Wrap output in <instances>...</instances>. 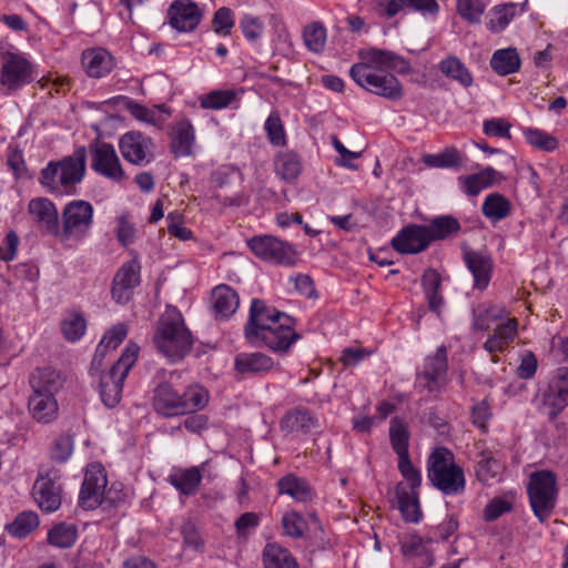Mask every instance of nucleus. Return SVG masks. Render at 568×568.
I'll return each mask as SVG.
<instances>
[{"instance_id":"obj_51","label":"nucleus","mask_w":568,"mask_h":568,"mask_svg":"<svg viewBox=\"0 0 568 568\" xmlns=\"http://www.w3.org/2000/svg\"><path fill=\"white\" fill-rule=\"evenodd\" d=\"M264 130L271 144L283 146L286 143L284 125L277 112H272L265 121Z\"/></svg>"},{"instance_id":"obj_18","label":"nucleus","mask_w":568,"mask_h":568,"mask_svg":"<svg viewBox=\"0 0 568 568\" xmlns=\"http://www.w3.org/2000/svg\"><path fill=\"white\" fill-rule=\"evenodd\" d=\"M544 405L549 408V417L556 418L568 406V367H559L544 394Z\"/></svg>"},{"instance_id":"obj_20","label":"nucleus","mask_w":568,"mask_h":568,"mask_svg":"<svg viewBox=\"0 0 568 568\" xmlns=\"http://www.w3.org/2000/svg\"><path fill=\"white\" fill-rule=\"evenodd\" d=\"M170 24L180 32L194 30L201 21V11L191 0H175L169 8Z\"/></svg>"},{"instance_id":"obj_53","label":"nucleus","mask_w":568,"mask_h":568,"mask_svg":"<svg viewBox=\"0 0 568 568\" xmlns=\"http://www.w3.org/2000/svg\"><path fill=\"white\" fill-rule=\"evenodd\" d=\"M398 470L406 480L403 484L408 486V490L419 491L422 476L419 470L412 464L409 456L398 458Z\"/></svg>"},{"instance_id":"obj_3","label":"nucleus","mask_w":568,"mask_h":568,"mask_svg":"<svg viewBox=\"0 0 568 568\" xmlns=\"http://www.w3.org/2000/svg\"><path fill=\"white\" fill-rule=\"evenodd\" d=\"M174 377L178 375L171 373L170 379L160 383L154 389L152 405L159 415L169 418L193 414L207 405L210 396L206 389L192 385L180 393L174 387Z\"/></svg>"},{"instance_id":"obj_63","label":"nucleus","mask_w":568,"mask_h":568,"mask_svg":"<svg viewBox=\"0 0 568 568\" xmlns=\"http://www.w3.org/2000/svg\"><path fill=\"white\" fill-rule=\"evenodd\" d=\"M491 417L490 407L487 399L475 404L471 409V422L483 432L487 429V423Z\"/></svg>"},{"instance_id":"obj_38","label":"nucleus","mask_w":568,"mask_h":568,"mask_svg":"<svg viewBox=\"0 0 568 568\" xmlns=\"http://www.w3.org/2000/svg\"><path fill=\"white\" fill-rule=\"evenodd\" d=\"M410 433L407 424L399 417H394L389 423V440L393 450L399 457L409 456Z\"/></svg>"},{"instance_id":"obj_14","label":"nucleus","mask_w":568,"mask_h":568,"mask_svg":"<svg viewBox=\"0 0 568 568\" xmlns=\"http://www.w3.org/2000/svg\"><path fill=\"white\" fill-rule=\"evenodd\" d=\"M91 169L114 183H122L126 180L125 171L114 146L106 142H98L92 148Z\"/></svg>"},{"instance_id":"obj_5","label":"nucleus","mask_w":568,"mask_h":568,"mask_svg":"<svg viewBox=\"0 0 568 568\" xmlns=\"http://www.w3.org/2000/svg\"><path fill=\"white\" fill-rule=\"evenodd\" d=\"M87 171V150L77 148L72 154L50 161L40 171L39 181L50 193H71L80 184Z\"/></svg>"},{"instance_id":"obj_58","label":"nucleus","mask_w":568,"mask_h":568,"mask_svg":"<svg viewBox=\"0 0 568 568\" xmlns=\"http://www.w3.org/2000/svg\"><path fill=\"white\" fill-rule=\"evenodd\" d=\"M240 27L244 37L253 42L257 41L264 32L263 22L252 14H245L240 21Z\"/></svg>"},{"instance_id":"obj_49","label":"nucleus","mask_w":568,"mask_h":568,"mask_svg":"<svg viewBox=\"0 0 568 568\" xmlns=\"http://www.w3.org/2000/svg\"><path fill=\"white\" fill-rule=\"evenodd\" d=\"M87 329V322L82 314L71 313L61 323V331L69 342L79 341Z\"/></svg>"},{"instance_id":"obj_22","label":"nucleus","mask_w":568,"mask_h":568,"mask_svg":"<svg viewBox=\"0 0 568 568\" xmlns=\"http://www.w3.org/2000/svg\"><path fill=\"white\" fill-rule=\"evenodd\" d=\"M82 67L90 78H103L111 73L114 68V59L103 48H91L82 52Z\"/></svg>"},{"instance_id":"obj_12","label":"nucleus","mask_w":568,"mask_h":568,"mask_svg":"<svg viewBox=\"0 0 568 568\" xmlns=\"http://www.w3.org/2000/svg\"><path fill=\"white\" fill-rule=\"evenodd\" d=\"M32 496L42 511H57L62 503L60 471L55 468L40 469L32 487Z\"/></svg>"},{"instance_id":"obj_54","label":"nucleus","mask_w":568,"mask_h":568,"mask_svg":"<svg viewBox=\"0 0 568 568\" xmlns=\"http://www.w3.org/2000/svg\"><path fill=\"white\" fill-rule=\"evenodd\" d=\"M525 136L530 145L539 150L551 152L558 148L557 139L541 130L527 129L525 131Z\"/></svg>"},{"instance_id":"obj_10","label":"nucleus","mask_w":568,"mask_h":568,"mask_svg":"<svg viewBox=\"0 0 568 568\" xmlns=\"http://www.w3.org/2000/svg\"><path fill=\"white\" fill-rule=\"evenodd\" d=\"M106 474L99 463L90 464L84 473L83 483L79 494V505L83 509H95L99 506L111 507L114 499L110 497L111 490H105Z\"/></svg>"},{"instance_id":"obj_64","label":"nucleus","mask_w":568,"mask_h":568,"mask_svg":"<svg viewBox=\"0 0 568 568\" xmlns=\"http://www.w3.org/2000/svg\"><path fill=\"white\" fill-rule=\"evenodd\" d=\"M181 534L183 536L184 544L187 547L194 550H201L203 548V540L193 521H185L182 525Z\"/></svg>"},{"instance_id":"obj_61","label":"nucleus","mask_w":568,"mask_h":568,"mask_svg":"<svg viewBox=\"0 0 568 568\" xmlns=\"http://www.w3.org/2000/svg\"><path fill=\"white\" fill-rule=\"evenodd\" d=\"M511 509L513 505L509 500L501 497H495L486 505L484 509V519L486 521H494Z\"/></svg>"},{"instance_id":"obj_19","label":"nucleus","mask_w":568,"mask_h":568,"mask_svg":"<svg viewBox=\"0 0 568 568\" xmlns=\"http://www.w3.org/2000/svg\"><path fill=\"white\" fill-rule=\"evenodd\" d=\"M426 232L424 225L409 224L392 240V246L402 254L420 253L430 244Z\"/></svg>"},{"instance_id":"obj_11","label":"nucleus","mask_w":568,"mask_h":568,"mask_svg":"<svg viewBox=\"0 0 568 568\" xmlns=\"http://www.w3.org/2000/svg\"><path fill=\"white\" fill-rule=\"evenodd\" d=\"M247 245L262 261L283 266H293L297 262L295 247L275 236H254L247 241Z\"/></svg>"},{"instance_id":"obj_44","label":"nucleus","mask_w":568,"mask_h":568,"mask_svg":"<svg viewBox=\"0 0 568 568\" xmlns=\"http://www.w3.org/2000/svg\"><path fill=\"white\" fill-rule=\"evenodd\" d=\"M239 91L232 89L213 90L200 97V105L210 110L225 109L239 99Z\"/></svg>"},{"instance_id":"obj_50","label":"nucleus","mask_w":568,"mask_h":568,"mask_svg":"<svg viewBox=\"0 0 568 568\" xmlns=\"http://www.w3.org/2000/svg\"><path fill=\"white\" fill-rule=\"evenodd\" d=\"M500 465L490 452H481L476 466V476L479 481L486 483L496 477L499 473Z\"/></svg>"},{"instance_id":"obj_36","label":"nucleus","mask_w":568,"mask_h":568,"mask_svg":"<svg viewBox=\"0 0 568 568\" xmlns=\"http://www.w3.org/2000/svg\"><path fill=\"white\" fill-rule=\"evenodd\" d=\"M235 369L241 374H257L270 371L273 359L262 353H240L235 357Z\"/></svg>"},{"instance_id":"obj_8","label":"nucleus","mask_w":568,"mask_h":568,"mask_svg":"<svg viewBox=\"0 0 568 568\" xmlns=\"http://www.w3.org/2000/svg\"><path fill=\"white\" fill-rule=\"evenodd\" d=\"M94 209L84 200H72L61 212L57 237L61 242H82L93 225Z\"/></svg>"},{"instance_id":"obj_34","label":"nucleus","mask_w":568,"mask_h":568,"mask_svg":"<svg viewBox=\"0 0 568 568\" xmlns=\"http://www.w3.org/2000/svg\"><path fill=\"white\" fill-rule=\"evenodd\" d=\"M424 227L432 243L456 235L462 226L459 221L453 215H439L430 220L429 224L424 225Z\"/></svg>"},{"instance_id":"obj_29","label":"nucleus","mask_w":568,"mask_h":568,"mask_svg":"<svg viewBox=\"0 0 568 568\" xmlns=\"http://www.w3.org/2000/svg\"><path fill=\"white\" fill-rule=\"evenodd\" d=\"M28 407L32 417L43 424L51 423L58 416V403L54 396L32 393Z\"/></svg>"},{"instance_id":"obj_30","label":"nucleus","mask_w":568,"mask_h":568,"mask_svg":"<svg viewBox=\"0 0 568 568\" xmlns=\"http://www.w3.org/2000/svg\"><path fill=\"white\" fill-rule=\"evenodd\" d=\"M523 11L524 6L514 2L495 6L488 13L487 29L493 33H499Z\"/></svg>"},{"instance_id":"obj_45","label":"nucleus","mask_w":568,"mask_h":568,"mask_svg":"<svg viewBox=\"0 0 568 568\" xmlns=\"http://www.w3.org/2000/svg\"><path fill=\"white\" fill-rule=\"evenodd\" d=\"M78 537V529L74 525L61 523L53 526L48 532V541L58 548H70Z\"/></svg>"},{"instance_id":"obj_56","label":"nucleus","mask_w":568,"mask_h":568,"mask_svg":"<svg viewBox=\"0 0 568 568\" xmlns=\"http://www.w3.org/2000/svg\"><path fill=\"white\" fill-rule=\"evenodd\" d=\"M284 535L292 538H302L307 527L305 519L297 513H286L282 518Z\"/></svg>"},{"instance_id":"obj_16","label":"nucleus","mask_w":568,"mask_h":568,"mask_svg":"<svg viewBox=\"0 0 568 568\" xmlns=\"http://www.w3.org/2000/svg\"><path fill=\"white\" fill-rule=\"evenodd\" d=\"M448 369L447 348L442 345L432 356H427L424 362L423 371L417 375L420 386L430 393L440 392Z\"/></svg>"},{"instance_id":"obj_46","label":"nucleus","mask_w":568,"mask_h":568,"mask_svg":"<svg viewBox=\"0 0 568 568\" xmlns=\"http://www.w3.org/2000/svg\"><path fill=\"white\" fill-rule=\"evenodd\" d=\"M201 480L202 476L197 467H191L171 476V484L184 495L195 494Z\"/></svg>"},{"instance_id":"obj_59","label":"nucleus","mask_w":568,"mask_h":568,"mask_svg":"<svg viewBox=\"0 0 568 568\" xmlns=\"http://www.w3.org/2000/svg\"><path fill=\"white\" fill-rule=\"evenodd\" d=\"M511 124L501 118L485 120L483 131L488 136L510 139Z\"/></svg>"},{"instance_id":"obj_7","label":"nucleus","mask_w":568,"mask_h":568,"mask_svg":"<svg viewBox=\"0 0 568 568\" xmlns=\"http://www.w3.org/2000/svg\"><path fill=\"white\" fill-rule=\"evenodd\" d=\"M138 353L139 346L136 344H128L110 371L101 374L99 393L102 403L108 408H113L120 403L122 398L123 382L126 378L129 371L134 365L138 358Z\"/></svg>"},{"instance_id":"obj_47","label":"nucleus","mask_w":568,"mask_h":568,"mask_svg":"<svg viewBox=\"0 0 568 568\" xmlns=\"http://www.w3.org/2000/svg\"><path fill=\"white\" fill-rule=\"evenodd\" d=\"M327 32L321 22H312L303 30V40L306 48L314 52L321 53L325 49Z\"/></svg>"},{"instance_id":"obj_35","label":"nucleus","mask_w":568,"mask_h":568,"mask_svg":"<svg viewBox=\"0 0 568 568\" xmlns=\"http://www.w3.org/2000/svg\"><path fill=\"white\" fill-rule=\"evenodd\" d=\"M517 326L518 322L515 318L508 320L507 322L498 325L495 328L494 334L485 342L484 348L490 354L503 352L515 338L517 334Z\"/></svg>"},{"instance_id":"obj_6","label":"nucleus","mask_w":568,"mask_h":568,"mask_svg":"<svg viewBox=\"0 0 568 568\" xmlns=\"http://www.w3.org/2000/svg\"><path fill=\"white\" fill-rule=\"evenodd\" d=\"M427 477L444 495L456 496L465 491L464 470L455 463L454 454L445 447L435 448L428 456Z\"/></svg>"},{"instance_id":"obj_17","label":"nucleus","mask_w":568,"mask_h":568,"mask_svg":"<svg viewBox=\"0 0 568 568\" xmlns=\"http://www.w3.org/2000/svg\"><path fill=\"white\" fill-rule=\"evenodd\" d=\"M140 284V264L132 260L124 263L116 272L112 283V298L118 304L128 303L133 290Z\"/></svg>"},{"instance_id":"obj_27","label":"nucleus","mask_w":568,"mask_h":568,"mask_svg":"<svg viewBox=\"0 0 568 568\" xmlns=\"http://www.w3.org/2000/svg\"><path fill=\"white\" fill-rule=\"evenodd\" d=\"M317 417L304 407H296L287 412L281 420V428L286 432L310 433L318 428Z\"/></svg>"},{"instance_id":"obj_32","label":"nucleus","mask_w":568,"mask_h":568,"mask_svg":"<svg viewBox=\"0 0 568 568\" xmlns=\"http://www.w3.org/2000/svg\"><path fill=\"white\" fill-rule=\"evenodd\" d=\"M263 568H300L291 551L277 542H268L263 549Z\"/></svg>"},{"instance_id":"obj_21","label":"nucleus","mask_w":568,"mask_h":568,"mask_svg":"<svg viewBox=\"0 0 568 568\" xmlns=\"http://www.w3.org/2000/svg\"><path fill=\"white\" fill-rule=\"evenodd\" d=\"M464 261L474 276V286L485 290L491 278L494 267L491 256L486 252L467 248L464 251Z\"/></svg>"},{"instance_id":"obj_42","label":"nucleus","mask_w":568,"mask_h":568,"mask_svg":"<svg viewBox=\"0 0 568 568\" xmlns=\"http://www.w3.org/2000/svg\"><path fill=\"white\" fill-rule=\"evenodd\" d=\"M280 494L291 496L298 501H305L311 498V489L307 483L292 474L282 477L277 483Z\"/></svg>"},{"instance_id":"obj_52","label":"nucleus","mask_w":568,"mask_h":568,"mask_svg":"<svg viewBox=\"0 0 568 568\" xmlns=\"http://www.w3.org/2000/svg\"><path fill=\"white\" fill-rule=\"evenodd\" d=\"M424 163L430 168H456L462 164V156L456 149H448L439 154H427Z\"/></svg>"},{"instance_id":"obj_37","label":"nucleus","mask_w":568,"mask_h":568,"mask_svg":"<svg viewBox=\"0 0 568 568\" xmlns=\"http://www.w3.org/2000/svg\"><path fill=\"white\" fill-rule=\"evenodd\" d=\"M440 285L442 278L439 273L433 268L426 270L422 276V286L424 288L429 310L437 314L440 313L444 305V298L440 294Z\"/></svg>"},{"instance_id":"obj_31","label":"nucleus","mask_w":568,"mask_h":568,"mask_svg":"<svg viewBox=\"0 0 568 568\" xmlns=\"http://www.w3.org/2000/svg\"><path fill=\"white\" fill-rule=\"evenodd\" d=\"M212 304L216 316L229 317L239 307L237 293L227 285H219L212 291Z\"/></svg>"},{"instance_id":"obj_60","label":"nucleus","mask_w":568,"mask_h":568,"mask_svg":"<svg viewBox=\"0 0 568 568\" xmlns=\"http://www.w3.org/2000/svg\"><path fill=\"white\" fill-rule=\"evenodd\" d=\"M234 26L233 12L226 7L220 8L213 17V28L216 33L227 36Z\"/></svg>"},{"instance_id":"obj_13","label":"nucleus","mask_w":568,"mask_h":568,"mask_svg":"<svg viewBox=\"0 0 568 568\" xmlns=\"http://www.w3.org/2000/svg\"><path fill=\"white\" fill-rule=\"evenodd\" d=\"M33 79V65L24 55L10 51L2 54L0 83L9 91H16Z\"/></svg>"},{"instance_id":"obj_33","label":"nucleus","mask_w":568,"mask_h":568,"mask_svg":"<svg viewBox=\"0 0 568 568\" xmlns=\"http://www.w3.org/2000/svg\"><path fill=\"white\" fill-rule=\"evenodd\" d=\"M32 393L54 396L61 387L58 372L52 368H37L30 376Z\"/></svg>"},{"instance_id":"obj_1","label":"nucleus","mask_w":568,"mask_h":568,"mask_svg":"<svg viewBox=\"0 0 568 568\" xmlns=\"http://www.w3.org/2000/svg\"><path fill=\"white\" fill-rule=\"evenodd\" d=\"M359 59L361 62L353 64L349 70L357 85L390 101L403 98V85L390 71L407 73L409 64L404 58L392 51L369 48L359 51Z\"/></svg>"},{"instance_id":"obj_25","label":"nucleus","mask_w":568,"mask_h":568,"mask_svg":"<svg viewBox=\"0 0 568 568\" xmlns=\"http://www.w3.org/2000/svg\"><path fill=\"white\" fill-rule=\"evenodd\" d=\"M378 7L384 9V14L388 18L405 9L432 16L437 14L439 10L436 0H379Z\"/></svg>"},{"instance_id":"obj_57","label":"nucleus","mask_w":568,"mask_h":568,"mask_svg":"<svg viewBox=\"0 0 568 568\" xmlns=\"http://www.w3.org/2000/svg\"><path fill=\"white\" fill-rule=\"evenodd\" d=\"M73 452V438L70 435H60L53 442L50 456L57 463L67 462Z\"/></svg>"},{"instance_id":"obj_15","label":"nucleus","mask_w":568,"mask_h":568,"mask_svg":"<svg viewBox=\"0 0 568 568\" xmlns=\"http://www.w3.org/2000/svg\"><path fill=\"white\" fill-rule=\"evenodd\" d=\"M122 156L134 165H146L154 160V143L151 138L139 132L130 131L119 140Z\"/></svg>"},{"instance_id":"obj_55","label":"nucleus","mask_w":568,"mask_h":568,"mask_svg":"<svg viewBox=\"0 0 568 568\" xmlns=\"http://www.w3.org/2000/svg\"><path fill=\"white\" fill-rule=\"evenodd\" d=\"M457 11L469 23L480 22L486 4L483 0H456Z\"/></svg>"},{"instance_id":"obj_41","label":"nucleus","mask_w":568,"mask_h":568,"mask_svg":"<svg viewBox=\"0 0 568 568\" xmlns=\"http://www.w3.org/2000/svg\"><path fill=\"white\" fill-rule=\"evenodd\" d=\"M490 67L500 75H507L518 71L520 59L516 49L497 50L490 60Z\"/></svg>"},{"instance_id":"obj_24","label":"nucleus","mask_w":568,"mask_h":568,"mask_svg":"<svg viewBox=\"0 0 568 568\" xmlns=\"http://www.w3.org/2000/svg\"><path fill=\"white\" fill-rule=\"evenodd\" d=\"M501 180V174L491 166H487L478 173L462 175L457 179L463 193L468 196H477L483 190L488 189Z\"/></svg>"},{"instance_id":"obj_9","label":"nucleus","mask_w":568,"mask_h":568,"mask_svg":"<svg viewBox=\"0 0 568 568\" xmlns=\"http://www.w3.org/2000/svg\"><path fill=\"white\" fill-rule=\"evenodd\" d=\"M527 494L535 516L540 521L547 520L556 506L558 496L556 474L551 470L531 473Z\"/></svg>"},{"instance_id":"obj_4","label":"nucleus","mask_w":568,"mask_h":568,"mask_svg":"<svg viewBox=\"0 0 568 568\" xmlns=\"http://www.w3.org/2000/svg\"><path fill=\"white\" fill-rule=\"evenodd\" d=\"M153 344L171 363L180 362L192 349V334L176 307L169 306L161 315L153 335Z\"/></svg>"},{"instance_id":"obj_43","label":"nucleus","mask_w":568,"mask_h":568,"mask_svg":"<svg viewBox=\"0 0 568 568\" xmlns=\"http://www.w3.org/2000/svg\"><path fill=\"white\" fill-rule=\"evenodd\" d=\"M481 211L487 219L500 221L509 215L510 202L500 193H491L484 200Z\"/></svg>"},{"instance_id":"obj_48","label":"nucleus","mask_w":568,"mask_h":568,"mask_svg":"<svg viewBox=\"0 0 568 568\" xmlns=\"http://www.w3.org/2000/svg\"><path fill=\"white\" fill-rule=\"evenodd\" d=\"M39 525V517L33 511H23L7 526L8 531L16 537L22 538L29 535Z\"/></svg>"},{"instance_id":"obj_28","label":"nucleus","mask_w":568,"mask_h":568,"mask_svg":"<svg viewBox=\"0 0 568 568\" xmlns=\"http://www.w3.org/2000/svg\"><path fill=\"white\" fill-rule=\"evenodd\" d=\"M397 507L406 521L418 523L422 518L419 491L408 490V486L399 483L396 486Z\"/></svg>"},{"instance_id":"obj_39","label":"nucleus","mask_w":568,"mask_h":568,"mask_svg":"<svg viewBox=\"0 0 568 568\" xmlns=\"http://www.w3.org/2000/svg\"><path fill=\"white\" fill-rule=\"evenodd\" d=\"M439 71L447 78L468 88L473 84V77L466 65L455 55L443 59L438 64Z\"/></svg>"},{"instance_id":"obj_26","label":"nucleus","mask_w":568,"mask_h":568,"mask_svg":"<svg viewBox=\"0 0 568 568\" xmlns=\"http://www.w3.org/2000/svg\"><path fill=\"white\" fill-rule=\"evenodd\" d=\"M170 150L175 156H190L195 142L194 128L189 120L176 122L171 132Z\"/></svg>"},{"instance_id":"obj_2","label":"nucleus","mask_w":568,"mask_h":568,"mask_svg":"<svg viewBox=\"0 0 568 568\" xmlns=\"http://www.w3.org/2000/svg\"><path fill=\"white\" fill-rule=\"evenodd\" d=\"M294 320L266 305L262 300L252 301L248 321L244 328L251 343H263L274 352H286L300 338L293 326Z\"/></svg>"},{"instance_id":"obj_23","label":"nucleus","mask_w":568,"mask_h":568,"mask_svg":"<svg viewBox=\"0 0 568 568\" xmlns=\"http://www.w3.org/2000/svg\"><path fill=\"white\" fill-rule=\"evenodd\" d=\"M28 210L42 230L57 237L59 212L50 200L44 197L32 199Z\"/></svg>"},{"instance_id":"obj_62","label":"nucleus","mask_w":568,"mask_h":568,"mask_svg":"<svg viewBox=\"0 0 568 568\" xmlns=\"http://www.w3.org/2000/svg\"><path fill=\"white\" fill-rule=\"evenodd\" d=\"M126 335V325L123 323H119L114 325L112 328H110L108 332H105L102 339L100 341V344L104 345V347L110 352L115 349L123 342Z\"/></svg>"},{"instance_id":"obj_40","label":"nucleus","mask_w":568,"mask_h":568,"mask_svg":"<svg viewBox=\"0 0 568 568\" xmlns=\"http://www.w3.org/2000/svg\"><path fill=\"white\" fill-rule=\"evenodd\" d=\"M274 165L277 175L287 182L295 180L302 172L301 159L292 151L278 153Z\"/></svg>"}]
</instances>
